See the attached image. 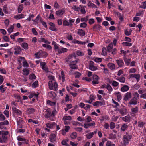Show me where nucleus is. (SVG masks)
<instances>
[{
  "label": "nucleus",
  "instance_id": "1",
  "mask_svg": "<svg viewBox=\"0 0 146 146\" xmlns=\"http://www.w3.org/2000/svg\"><path fill=\"white\" fill-rule=\"evenodd\" d=\"M75 59V57L74 55H69L66 58V62L68 64L71 63H77L78 62V61L74 60Z\"/></svg>",
  "mask_w": 146,
  "mask_h": 146
},
{
  "label": "nucleus",
  "instance_id": "2",
  "mask_svg": "<svg viewBox=\"0 0 146 146\" xmlns=\"http://www.w3.org/2000/svg\"><path fill=\"white\" fill-rule=\"evenodd\" d=\"M131 137V135L129 134L128 133L126 132V134L124 135L123 137V143L125 144H128Z\"/></svg>",
  "mask_w": 146,
  "mask_h": 146
},
{
  "label": "nucleus",
  "instance_id": "3",
  "mask_svg": "<svg viewBox=\"0 0 146 146\" xmlns=\"http://www.w3.org/2000/svg\"><path fill=\"white\" fill-rule=\"evenodd\" d=\"M1 136L0 137V142L4 143L6 142L7 137L6 136L8 135V132L7 131L4 132L2 131Z\"/></svg>",
  "mask_w": 146,
  "mask_h": 146
},
{
  "label": "nucleus",
  "instance_id": "4",
  "mask_svg": "<svg viewBox=\"0 0 146 146\" xmlns=\"http://www.w3.org/2000/svg\"><path fill=\"white\" fill-rule=\"evenodd\" d=\"M49 88L50 90L54 89L55 90H57L58 84L56 82H52V81H50L48 82Z\"/></svg>",
  "mask_w": 146,
  "mask_h": 146
},
{
  "label": "nucleus",
  "instance_id": "5",
  "mask_svg": "<svg viewBox=\"0 0 146 146\" xmlns=\"http://www.w3.org/2000/svg\"><path fill=\"white\" fill-rule=\"evenodd\" d=\"M89 69L92 71H95L97 70V68L94 65V62L92 61H90L89 65Z\"/></svg>",
  "mask_w": 146,
  "mask_h": 146
},
{
  "label": "nucleus",
  "instance_id": "6",
  "mask_svg": "<svg viewBox=\"0 0 146 146\" xmlns=\"http://www.w3.org/2000/svg\"><path fill=\"white\" fill-rule=\"evenodd\" d=\"M92 78L93 81L92 82L93 84H97L99 83L98 80L99 79V78L97 75H93Z\"/></svg>",
  "mask_w": 146,
  "mask_h": 146
},
{
  "label": "nucleus",
  "instance_id": "7",
  "mask_svg": "<svg viewBox=\"0 0 146 146\" xmlns=\"http://www.w3.org/2000/svg\"><path fill=\"white\" fill-rule=\"evenodd\" d=\"M138 98L136 97L133 98L129 102L130 105H136L137 104Z\"/></svg>",
  "mask_w": 146,
  "mask_h": 146
},
{
  "label": "nucleus",
  "instance_id": "8",
  "mask_svg": "<svg viewBox=\"0 0 146 146\" xmlns=\"http://www.w3.org/2000/svg\"><path fill=\"white\" fill-rule=\"evenodd\" d=\"M131 97V94L130 92H128L126 93L124 98V100L125 101H127L129 98Z\"/></svg>",
  "mask_w": 146,
  "mask_h": 146
},
{
  "label": "nucleus",
  "instance_id": "9",
  "mask_svg": "<svg viewBox=\"0 0 146 146\" xmlns=\"http://www.w3.org/2000/svg\"><path fill=\"white\" fill-rule=\"evenodd\" d=\"M12 109L14 113L16 114V115H20L22 114L21 111L17 109L15 107H13Z\"/></svg>",
  "mask_w": 146,
  "mask_h": 146
},
{
  "label": "nucleus",
  "instance_id": "10",
  "mask_svg": "<svg viewBox=\"0 0 146 146\" xmlns=\"http://www.w3.org/2000/svg\"><path fill=\"white\" fill-rule=\"evenodd\" d=\"M77 33L81 36H83L85 34V32L82 29H78V30Z\"/></svg>",
  "mask_w": 146,
  "mask_h": 146
},
{
  "label": "nucleus",
  "instance_id": "11",
  "mask_svg": "<svg viewBox=\"0 0 146 146\" xmlns=\"http://www.w3.org/2000/svg\"><path fill=\"white\" fill-rule=\"evenodd\" d=\"M56 135L54 134H51L50 135V141L53 143L56 140Z\"/></svg>",
  "mask_w": 146,
  "mask_h": 146
},
{
  "label": "nucleus",
  "instance_id": "12",
  "mask_svg": "<svg viewBox=\"0 0 146 146\" xmlns=\"http://www.w3.org/2000/svg\"><path fill=\"white\" fill-rule=\"evenodd\" d=\"M116 61L118 66L120 67L122 66L124 64L123 61L121 59L117 60H116Z\"/></svg>",
  "mask_w": 146,
  "mask_h": 146
},
{
  "label": "nucleus",
  "instance_id": "13",
  "mask_svg": "<svg viewBox=\"0 0 146 146\" xmlns=\"http://www.w3.org/2000/svg\"><path fill=\"white\" fill-rule=\"evenodd\" d=\"M76 63H71L69 64V66L70 68L72 69H77L78 68L77 65L76 64Z\"/></svg>",
  "mask_w": 146,
  "mask_h": 146
},
{
  "label": "nucleus",
  "instance_id": "14",
  "mask_svg": "<svg viewBox=\"0 0 146 146\" xmlns=\"http://www.w3.org/2000/svg\"><path fill=\"white\" fill-rule=\"evenodd\" d=\"M46 111L47 113L44 116L45 118H49L51 116V112L50 109L49 108L47 109Z\"/></svg>",
  "mask_w": 146,
  "mask_h": 146
},
{
  "label": "nucleus",
  "instance_id": "15",
  "mask_svg": "<svg viewBox=\"0 0 146 146\" xmlns=\"http://www.w3.org/2000/svg\"><path fill=\"white\" fill-rule=\"evenodd\" d=\"M108 68L112 70L115 69V65L111 63H108Z\"/></svg>",
  "mask_w": 146,
  "mask_h": 146
},
{
  "label": "nucleus",
  "instance_id": "16",
  "mask_svg": "<svg viewBox=\"0 0 146 146\" xmlns=\"http://www.w3.org/2000/svg\"><path fill=\"white\" fill-rule=\"evenodd\" d=\"M123 121L126 122H129L130 121V117L129 115L126 116L122 118Z\"/></svg>",
  "mask_w": 146,
  "mask_h": 146
},
{
  "label": "nucleus",
  "instance_id": "17",
  "mask_svg": "<svg viewBox=\"0 0 146 146\" xmlns=\"http://www.w3.org/2000/svg\"><path fill=\"white\" fill-rule=\"evenodd\" d=\"M64 13V9L62 10H60L56 12V14L58 16L61 15H62Z\"/></svg>",
  "mask_w": 146,
  "mask_h": 146
},
{
  "label": "nucleus",
  "instance_id": "18",
  "mask_svg": "<svg viewBox=\"0 0 146 146\" xmlns=\"http://www.w3.org/2000/svg\"><path fill=\"white\" fill-rule=\"evenodd\" d=\"M129 89V87L127 85H124L121 88L122 92H124L128 91Z\"/></svg>",
  "mask_w": 146,
  "mask_h": 146
},
{
  "label": "nucleus",
  "instance_id": "19",
  "mask_svg": "<svg viewBox=\"0 0 146 146\" xmlns=\"http://www.w3.org/2000/svg\"><path fill=\"white\" fill-rule=\"evenodd\" d=\"M116 79L120 82L123 83H124L125 80V78L123 76L117 77L116 78Z\"/></svg>",
  "mask_w": 146,
  "mask_h": 146
},
{
  "label": "nucleus",
  "instance_id": "20",
  "mask_svg": "<svg viewBox=\"0 0 146 146\" xmlns=\"http://www.w3.org/2000/svg\"><path fill=\"white\" fill-rule=\"evenodd\" d=\"M128 128V126L127 124H123L121 127V130L122 131H124L127 129Z\"/></svg>",
  "mask_w": 146,
  "mask_h": 146
},
{
  "label": "nucleus",
  "instance_id": "21",
  "mask_svg": "<svg viewBox=\"0 0 146 146\" xmlns=\"http://www.w3.org/2000/svg\"><path fill=\"white\" fill-rule=\"evenodd\" d=\"M28 114H30L33 113L35 111V110L33 108H26Z\"/></svg>",
  "mask_w": 146,
  "mask_h": 146
},
{
  "label": "nucleus",
  "instance_id": "22",
  "mask_svg": "<svg viewBox=\"0 0 146 146\" xmlns=\"http://www.w3.org/2000/svg\"><path fill=\"white\" fill-rule=\"evenodd\" d=\"M131 77H133L135 78L137 81L139 80L140 79V76L139 74H131L130 75Z\"/></svg>",
  "mask_w": 146,
  "mask_h": 146
},
{
  "label": "nucleus",
  "instance_id": "23",
  "mask_svg": "<svg viewBox=\"0 0 146 146\" xmlns=\"http://www.w3.org/2000/svg\"><path fill=\"white\" fill-rule=\"evenodd\" d=\"M116 95L118 101H120L121 99L122 96L119 92H116L115 93Z\"/></svg>",
  "mask_w": 146,
  "mask_h": 146
},
{
  "label": "nucleus",
  "instance_id": "24",
  "mask_svg": "<svg viewBox=\"0 0 146 146\" xmlns=\"http://www.w3.org/2000/svg\"><path fill=\"white\" fill-rule=\"evenodd\" d=\"M67 50V49L64 48H62L61 49L58 50V53L60 54L62 53L65 52H66Z\"/></svg>",
  "mask_w": 146,
  "mask_h": 146
},
{
  "label": "nucleus",
  "instance_id": "25",
  "mask_svg": "<svg viewBox=\"0 0 146 146\" xmlns=\"http://www.w3.org/2000/svg\"><path fill=\"white\" fill-rule=\"evenodd\" d=\"M73 42L74 43H77L78 44H85L86 43V42H82L77 40L75 39L74 40H73Z\"/></svg>",
  "mask_w": 146,
  "mask_h": 146
},
{
  "label": "nucleus",
  "instance_id": "26",
  "mask_svg": "<svg viewBox=\"0 0 146 146\" xmlns=\"http://www.w3.org/2000/svg\"><path fill=\"white\" fill-rule=\"evenodd\" d=\"M113 45L112 44H110L107 47V51L110 52L112 49Z\"/></svg>",
  "mask_w": 146,
  "mask_h": 146
},
{
  "label": "nucleus",
  "instance_id": "27",
  "mask_svg": "<svg viewBox=\"0 0 146 146\" xmlns=\"http://www.w3.org/2000/svg\"><path fill=\"white\" fill-rule=\"evenodd\" d=\"M56 124L55 122H53L52 124H50L49 123H47L46 124V125L48 128H52L54 125H55Z\"/></svg>",
  "mask_w": 146,
  "mask_h": 146
},
{
  "label": "nucleus",
  "instance_id": "28",
  "mask_svg": "<svg viewBox=\"0 0 146 146\" xmlns=\"http://www.w3.org/2000/svg\"><path fill=\"white\" fill-rule=\"evenodd\" d=\"M24 15L23 14H20L19 15H16L14 17V18L17 19H19L20 18H22L24 17Z\"/></svg>",
  "mask_w": 146,
  "mask_h": 146
},
{
  "label": "nucleus",
  "instance_id": "29",
  "mask_svg": "<svg viewBox=\"0 0 146 146\" xmlns=\"http://www.w3.org/2000/svg\"><path fill=\"white\" fill-rule=\"evenodd\" d=\"M23 74L27 75L29 74V71L28 69L27 68H24L23 69Z\"/></svg>",
  "mask_w": 146,
  "mask_h": 146
},
{
  "label": "nucleus",
  "instance_id": "30",
  "mask_svg": "<svg viewBox=\"0 0 146 146\" xmlns=\"http://www.w3.org/2000/svg\"><path fill=\"white\" fill-rule=\"evenodd\" d=\"M94 134V133L92 132L86 135V137L88 139H90L93 137Z\"/></svg>",
  "mask_w": 146,
  "mask_h": 146
},
{
  "label": "nucleus",
  "instance_id": "31",
  "mask_svg": "<svg viewBox=\"0 0 146 146\" xmlns=\"http://www.w3.org/2000/svg\"><path fill=\"white\" fill-rule=\"evenodd\" d=\"M131 32L132 30L131 29H130L129 31L127 29L125 31V33L126 35L129 36L131 35Z\"/></svg>",
  "mask_w": 146,
  "mask_h": 146
},
{
  "label": "nucleus",
  "instance_id": "32",
  "mask_svg": "<svg viewBox=\"0 0 146 146\" xmlns=\"http://www.w3.org/2000/svg\"><path fill=\"white\" fill-rule=\"evenodd\" d=\"M72 119L71 117L70 116H65L63 117V120L64 121L66 120H71Z\"/></svg>",
  "mask_w": 146,
  "mask_h": 146
},
{
  "label": "nucleus",
  "instance_id": "33",
  "mask_svg": "<svg viewBox=\"0 0 146 146\" xmlns=\"http://www.w3.org/2000/svg\"><path fill=\"white\" fill-rule=\"evenodd\" d=\"M21 46L25 49H27L28 48V45L26 43H22Z\"/></svg>",
  "mask_w": 146,
  "mask_h": 146
},
{
  "label": "nucleus",
  "instance_id": "34",
  "mask_svg": "<svg viewBox=\"0 0 146 146\" xmlns=\"http://www.w3.org/2000/svg\"><path fill=\"white\" fill-rule=\"evenodd\" d=\"M23 7L22 5H20L18 8V12L19 13H21L23 9Z\"/></svg>",
  "mask_w": 146,
  "mask_h": 146
},
{
  "label": "nucleus",
  "instance_id": "35",
  "mask_svg": "<svg viewBox=\"0 0 146 146\" xmlns=\"http://www.w3.org/2000/svg\"><path fill=\"white\" fill-rule=\"evenodd\" d=\"M36 78L35 76L33 74H30L29 76V78L31 80L35 79Z\"/></svg>",
  "mask_w": 146,
  "mask_h": 146
},
{
  "label": "nucleus",
  "instance_id": "36",
  "mask_svg": "<svg viewBox=\"0 0 146 146\" xmlns=\"http://www.w3.org/2000/svg\"><path fill=\"white\" fill-rule=\"evenodd\" d=\"M107 89L110 92L109 93L111 92L113 90L111 86L109 84H107Z\"/></svg>",
  "mask_w": 146,
  "mask_h": 146
},
{
  "label": "nucleus",
  "instance_id": "37",
  "mask_svg": "<svg viewBox=\"0 0 146 146\" xmlns=\"http://www.w3.org/2000/svg\"><path fill=\"white\" fill-rule=\"evenodd\" d=\"M77 136V134L76 132H73L70 135L71 138L72 139H75Z\"/></svg>",
  "mask_w": 146,
  "mask_h": 146
},
{
  "label": "nucleus",
  "instance_id": "38",
  "mask_svg": "<svg viewBox=\"0 0 146 146\" xmlns=\"http://www.w3.org/2000/svg\"><path fill=\"white\" fill-rule=\"evenodd\" d=\"M14 27L13 25H11L10 27L8 29V31L9 33H11L12 32L13 30Z\"/></svg>",
  "mask_w": 146,
  "mask_h": 146
},
{
  "label": "nucleus",
  "instance_id": "39",
  "mask_svg": "<svg viewBox=\"0 0 146 146\" xmlns=\"http://www.w3.org/2000/svg\"><path fill=\"white\" fill-rule=\"evenodd\" d=\"M74 74L75 76V77L76 78H79L81 75V74L78 72H76L74 73Z\"/></svg>",
  "mask_w": 146,
  "mask_h": 146
},
{
  "label": "nucleus",
  "instance_id": "40",
  "mask_svg": "<svg viewBox=\"0 0 146 146\" xmlns=\"http://www.w3.org/2000/svg\"><path fill=\"white\" fill-rule=\"evenodd\" d=\"M23 65L24 67H28L29 66V64L25 60L23 62Z\"/></svg>",
  "mask_w": 146,
  "mask_h": 146
},
{
  "label": "nucleus",
  "instance_id": "41",
  "mask_svg": "<svg viewBox=\"0 0 146 146\" xmlns=\"http://www.w3.org/2000/svg\"><path fill=\"white\" fill-rule=\"evenodd\" d=\"M9 124V122L8 121L5 120L3 122L0 123V125L1 126L3 125H7Z\"/></svg>",
  "mask_w": 146,
  "mask_h": 146
},
{
  "label": "nucleus",
  "instance_id": "42",
  "mask_svg": "<svg viewBox=\"0 0 146 146\" xmlns=\"http://www.w3.org/2000/svg\"><path fill=\"white\" fill-rule=\"evenodd\" d=\"M122 44L123 45L128 46H131L132 45L131 43L125 42H123L122 43Z\"/></svg>",
  "mask_w": 146,
  "mask_h": 146
},
{
  "label": "nucleus",
  "instance_id": "43",
  "mask_svg": "<svg viewBox=\"0 0 146 146\" xmlns=\"http://www.w3.org/2000/svg\"><path fill=\"white\" fill-rule=\"evenodd\" d=\"M101 26L99 25H95L93 27V28L95 29L99 30L101 28Z\"/></svg>",
  "mask_w": 146,
  "mask_h": 146
},
{
  "label": "nucleus",
  "instance_id": "44",
  "mask_svg": "<svg viewBox=\"0 0 146 146\" xmlns=\"http://www.w3.org/2000/svg\"><path fill=\"white\" fill-rule=\"evenodd\" d=\"M3 87L4 86L3 85H1L0 86V90L2 93H4L6 90V88H4Z\"/></svg>",
  "mask_w": 146,
  "mask_h": 146
},
{
  "label": "nucleus",
  "instance_id": "45",
  "mask_svg": "<svg viewBox=\"0 0 146 146\" xmlns=\"http://www.w3.org/2000/svg\"><path fill=\"white\" fill-rule=\"evenodd\" d=\"M38 42L40 43L41 42H44L45 43L47 42V40H46L44 38H42L39 40Z\"/></svg>",
  "mask_w": 146,
  "mask_h": 146
},
{
  "label": "nucleus",
  "instance_id": "46",
  "mask_svg": "<svg viewBox=\"0 0 146 146\" xmlns=\"http://www.w3.org/2000/svg\"><path fill=\"white\" fill-rule=\"evenodd\" d=\"M115 127V124L113 122H111L110 123V127L111 129H113Z\"/></svg>",
  "mask_w": 146,
  "mask_h": 146
},
{
  "label": "nucleus",
  "instance_id": "47",
  "mask_svg": "<svg viewBox=\"0 0 146 146\" xmlns=\"http://www.w3.org/2000/svg\"><path fill=\"white\" fill-rule=\"evenodd\" d=\"M38 94H36V93H32L30 94L29 96V98H31L34 96H35L36 97H38Z\"/></svg>",
  "mask_w": 146,
  "mask_h": 146
},
{
  "label": "nucleus",
  "instance_id": "48",
  "mask_svg": "<svg viewBox=\"0 0 146 146\" xmlns=\"http://www.w3.org/2000/svg\"><path fill=\"white\" fill-rule=\"evenodd\" d=\"M3 39L6 42H8L9 41V39L8 37L7 36H5L3 37Z\"/></svg>",
  "mask_w": 146,
  "mask_h": 146
},
{
  "label": "nucleus",
  "instance_id": "49",
  "mask_svg": "<svg viewBox=\"0 0 146 146\" xmlns=\"http://www.w3.org/2000/svg\"><path fill=\"white\" fill-rule=\"evenodd\" d=\"M119 84V83L115 81H113L112 82V85L114 87L117 86Z\"/></svg>",
  "mask_w": 146,
  "mask_h": 146
},
{
  "label": "nucleus",
  "instance_id": "50",
  "mask_svg": "<svg viewBox=\"0 0 146 146\" xmlns=\"http://www.w3.org/2000/svg\"><path fill=\"white\" fill-rule=\"evenodd\" d=\"M32 31L33 33L35 35H38V33L35 28H33L32 29Z\"/></svg>",
  "mask_w": 146,
  "mask_h": 146
},
{
  "label": "nucleus",
  "instance_id": "51",
  "mask_svg": "<svg viewBox=\"0 0 146 146\" xmlns=\"http://www.w3.org/2000/svg\"><path fill=\"white\" fill-rule=\"evenodd\" d=\"M38 85V81H36L33 83L32 85V86L33 87L35 88Z\"/></svg>",
  "mask_w": 146,
  "mask_h": 146
},
{
  "label": "nucleus",
  "instance_id": "52",
  "mask_svg": "<svg viewBox=\"0 0 146 146\" xmlns=\"http://www.w3.org/2000/svg\"><path fill=\"white\" fill-rule=\"evenodd\" d=\"M124 60L125 63L127 65H128L130 62L131 59H127L126 58H125Z\"/></svg>",
  "mask_w": 146,
  "mask_h": 146
},
{
  "label": "nucleus",
  "instance_id": "53",
  "mask_svg": "<svg viewBox=\"0 0 146 146\" xmlns=\"http://www.w3.org/2000/svg\"><path fill=\"white\" fill-rule=\"evenodd\" d=\"M19 119L20 121H17V124L18 125H19V127H21V122H22V120L21 118H19ZM18 119L17 121H18Z\"/></svg>",
  "mask_w": 146,
  "mask_h": 146
},
{
  "label": "nucleus",
  "instance_id": "54",
  "mask_svg": "<svg viewBox=\"0 0 146 146\" xmlns=\"http://www.w3.org/2000/svg\"><path fill=\"white\" fill-rule=\"evenodd\" d=\"M74 22V19H70L69 20V25L72 26V23Z\"/></svg>",
  "mask_w": 146,
  "mask_h": 146
},
{
  "label": "nucleus",
  "instance_id": "55",
  "mask_svg": "<svg viewBox=\"0 0 146 146\" xmlns=\"http://www.w3.org/2000/svg\"><path fill=\"white\" fill-rule=\"evenodd\" d=\"M22 60H23V61L25 60V58L24 57H20L18 59V61L19 63H21L22 62Z\"/></svg>",
  "mask_w": 146,
  "mask_h": 146
},
{
  "label": "nucleus",
  "instance_id": "56",
  "mask_svg": "<svg viewBox=\"0 0 146 146\" xmlns=\"http://www.w3.org/2000/svg\"><path fill=\"white\" fill-rule=\"evenodd\" d=\"M82 79L83 80H85L88 82L92 80V79L91 78L86 77H84L82 78Z\"/></svg>",
  "mask_w": 146,
  "mask_h": 146
},
{
  "label": "nucleus",
  "instance_id": "57",
  "mask_svg": "<svg viewBox=\"0 0 146 146\" xmlns=\"http://www.w3.org/2000/svg\"><path fill=\"white\" fill-rule=\"evenodd\" d=\"M87 26V24L85 23H83L80 24V27L82 28H85Z\"/></svg>",
  "mask_w": 146,
  "mask_h": 146
},
{
  "label": "nucleus",
  "instance_id": "58",
  "mask_svg": "<svg viewBox=\"0 0 146 146\" xmlns=\"http://www.w3.org/2000/svg\"><path fill=\"white\" fill-rule=\"evenodd\" d=\"M94 61L96 62H101L102 61V60L100 58H96L95 59Z\"/></svg>",
  "mask_w": 146,
  "mask_h": 146
},
{
  "label": "nucleus",
  "instance_id": "59",
  "mask_svg": "<svg viewBox=\"0 0 146 146\" xmlns=\"http://www.w3.org/2000/svg\"><path fill=\"white\" fill-rule=\"evenodd\" d=\"M95 98V96L93 95H90V96L89 99L92 102L94 100Z\"/></svg>",
  "mask_w": 146,
  "mask_h": 146
},
{
  "label": "nucleus",
  "instance_id": "60",
  "mask_svg": "<svg viewBox=\"0 0 146 146\" xmlns=\"http://www.w3.org/2000/svg\"><path fill=\"white\" fill-rule=\"evenodd\" d=\"M56 113V110H54L51 113V117H54Z\"/></svg>",
  "mask_w": 146,
  "mask_h": 146
},
{
  "label": "nucleus",
  "instance_id": "61",
  "mask_svg": "<svg viewBox=\"0 0 146 146\" xmlns=\"http://www.w3.org/2000/svg\"><path fill=\"white\" fill-rule=\"evenodd\" d=\"M106 49L105 48H102V54L103 55H105L106 54V52L105 51Z\"/></svg>",
  "mask_w": 146,
  "mask_h": 146
},
{
  "label": "nucleus",
  "instance_id": "62",
  "mask_svg": "<svg viewBox=\"0 0 146 146\" xmlns=\"http://www.w3.org/2000/svg\"><path fill=\"white\" fill-rule=\"evenodd\" d=\"M63 25L64 26H68L69 25V22L67 20H65L63 21Z\"/></svg>",
  "mask_w": 146,
  "mask_h": 146
},
{
  "label": "nucleus",
  "instance_id": "63",
  "mask_svg": "<svg viewBox=\"0 0 146 146\" xmlns=\"http://www.w3.org/2000/svg\"><path fill=\"white\" fill-rule=\"evenodd\" d=\"M7 10V6L6 5H5L3 6V11L5 13H6L7 14L8 13V12Z\"/></svg>",
  "mask_w": 146,
  "mask_h": 146
},
{
  "label": "nucleus",
  "instance_id": "64",
  "mask_svg": "<svg viewBox=\"0 0 146 146\" xmlns=\"http://www.w3.org/2000/svg\"><path fill=\"white\" fill-rule=\"evenodd\" d=\"M5 117L2 114H0V120L1 121L4 120L5 119Z\"/></svg>",
  "mask_w": 146,
  "mask_h": 146
}]
</instances>
